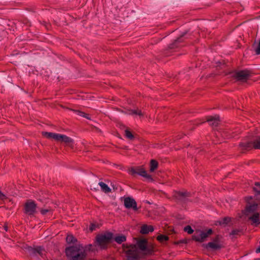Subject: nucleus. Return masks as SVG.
<instances>
[{
	"mask_svg": "<svg viewBox=\"0 0 260 260\" xmlns=\"http://www.w3.org/2000/svg\"><path fill=\"white\" fill-rule=\"evenodd\" d=\"M41 211H45V212H47V211H49V210L48 209H44V210H42Z\"/></svg>",
	"mask_w": 260,
	"mask_h": 260,
	"instance_id": "obj_37",
	"label": "nucleus"
},
{
	"mask_svg": "<svg viewBox=\"0 0 260 260\" xmlns=\"http://www.w3.org/2000/svg\"><path fill=\"white\" fill-rule=\"evenodd\" d=\"M231 220V218L228 217H224L222 219V221L220 223L222 224H227L229 223Z\"/></svg>",
	"mask_w": 260,
	"mask_h": 260,
	"instance_id": "obj_31",
	"label": "nucleus"
},
{
	"mask_svg": "<svg viewBox=\"0 0 260 260\" xmlns=\"http://www.w3.org/2000/svg\"><path fill=\"white\" fill-rule=\"evenodd\" d=\"M173 200L177 203L181 204L184 209L188 203L192 201L191 193L186 191H175L173 196Z\"/></svg>",
	"mask_w": 260,
	"mask_h": 260,
	"instance_id": "obj_3",
	"label": "nucleus"
},
{
	"mask_svg": "<svg viewBox=\"0 0 260 260\" xmlns=\"http://www.w3.org/2000/svg\"><path fill=\"white\" fill-rule=\"evenodd\" d=\"M96 226L94 224H91V225L89 227V230L91 232L93 231L95 229Z\"/></svg>",
	"mask_w": 260,
	"mask_h": 260,
	"instance_id": "obj_33",
	"label": "nucleus"
},
{
	"mask_svg": "<svg viewBox=\"0 0 260 260\" xmlns=\"http://www.w3.org/2000/svg\"><path fill=\"white\" fill-rule=\"evenodd\" d=\"M125 135L126 137L130 140H133L134 138V136L127 129H125Z\"/></svg>",
	"mask_w": 260,
	"mask_h": 260,
	"instance_id": "obj_28",
	"label": "nucleus"
},
{
	"mask_svg": "<svg viewBox=\"0 0 260 260\" xmlns=\"http://www.w3.org/2000/svg\"><path fill=\"white\" fill-rule=\"evenodd\" d=\"M65 252L70 260H85L87 255V250L80 245L67 247Z\"/></svg>",
	"mask_w": 260,
	"mask_h": 260,
	"instance_id": "obj_2",
	"label": "nucleus"
},
{
	"mask_svg": "<svg viewBox=\"0 0 260 260\" xmlns=\"http://www.w3.org/2000/svg\"><path fill=\"white\" fill-rule=\"evenodd\" d=\"M255 185L256 187L253 188L254 190L256 192L257 194H260V183L255 182Z\"/></svg>",
	"mask_w": 260,
	"mask_h": 260,
	"instance_id": "obj_30",
	"label": "nucleus"
},
{
	"mask_svg": "<svg viewBox=\"0 0 260 260\" xmlns=\"http://www.w3.org/2000/svg\"><path fill=\"white\" fill-rule=\"evenodd\" d=\"M43 135L50 139H53L59 142H63L70 144L72 142V139L66 135L50 132H44Z\"/></svg>",
	"mask_w": 260,
	"mask_h": 260,
	"instance_id": "obj_6",
	"label": "nucleus"
},
{
	"mask_svg": "<svg viewBox=\"0 0 260 260\" xmlns=\"http://www.w3.org/2000/svg\"><path fill=\"white\" fill-rule=\"evenodd\" d=\"M25 211H35L38 208L35 203L32 200H28L25 204Z\"/></svg>",
	"mask_w": 260,
	"mask_h": 260,
	"instance_id": "obj_13",
	"label": "nucleus"
},
{
	"mask_svg": "<svg viewBox=\"0 0 260 260\" xmlns=\"http://www.w3.org/2000/svg\"><path fill=\"white\" fill-rule=\"evenodd\" d=\"M99 185L100 186L102 190L105 193L111 192V189L106 183L103 182H100Z\"/></svg>",
	"mask_w": 260,
	"mask_h": 260,
	"instance_id": "obj_19",
	"label": "nucleus"
},
{
	"mask_svg": "<svg viewBox=\"0 0 260 260\" xmlns=\"http://www.w3.org/2000/svg\"><path fill=\"white\" fill-rule=\"evenodd\" d=\"M128 172L132 175L135 176L136 174H138L145 177L150 181H152L151 176L148 174L146 171L142 167H139L136 168H131L128 170Z\"/></svg>",
	"mask_w": 260,
	"mask_h": 260,
	"instance_id": "obj_7",
	"label": "nucleus"
},
{
	"mask_svg": "<svg viewBox=\"0 0 260 260\" xmlns=\"http://www.w3.org/2000/svg\"><path fill=\"white\" fill-rule=\"evenodd\" d=\"M66 241L68 243H75L77 239L72 235H68L66 238Z\"/></svg>",
	"mask_w": 260,
	"mask_h": 260,
	"instance_id": "obj_26",
	"label": "nucleus"
},
{
	"mask_svg": "<svg viewBox=\"0 0 260 260\" xmlns=\"http://www.w3.org/2000/svg\"><path fill=\"white\" fill-rule=\"evenodd\" d=\"M169 237L164 235H159L156 237V239L160 243H162L164 241H167L169 240Z\"/></svg>",
	"mask_w": 260,
	"mask_h": 260,
	"instance_id": "obj_24",
	"label": "nucleus"
},
{
	"mask_svg": "<svg viewBox=\"0 0 260 260\" xmlns=\"http://www.w3.org/2000/svg\"><path fill=\"white\" fill-rule=\"evenodd\" d=\"M4 207H1L0 208H4Z\"/></svg>",
	"mask_w": 260,
	"mask_h": 260,
	"instance_id": "obj_39",
	"label": "nucleus"
},
{
	"mask_svg": "<svg viewBox=\"0 0 260 260\" xmlns=\"http://www.w3.org/2000/svg\"><path fill=\"white\" fill-rule=\"evenodd\" d=\"M242 232V230L239 229H233L230 233V236H233V237L236 238V236L239 235Z\"/></svg>",
	"mask_w": 260,
	"mask_h": 260,
	"instance_id": "obj_25",
	"label": "nucleus"
},
{
	"mask_svg": "<svg viewBox=\"0 0 260 260\" xmlns=\"http://www.w3.org/2000/svg\"><path fill=\"white\" fill-rule=\"evenodd\" d=\"M153 230L154 229L152 225L144 224L141 227L140 233L142 234H147L150 232H153Z\"/></svg>",
	"mask_w": 260,
	"mask_h": 260,
	"instance_id": "obj_16",
	"label": "nucleus"
},
{
	"mask_svg": "<svg viewBox=\"0 0 260 260\" xmlns=\"http://www.w3.org/2000/svg\"><path fill=\"white\" fill-rule=\"evenodd\" d=\"M186 32L183 33L179 38L174 41V42L170 45L169 48L170 49H174L175 48L179 47L178 44L182 42V38L185 36Z\"/></svg>",
	"mask_w": 260,
	"mask_h": 260,
	"instance_id": "obj_15",
	"label": "nucleus"
},
{
	"mask_svg": "<svg viewBox=\"0 0 260 260\" xmlns=\"http://www.w3.org/2000/svg\"><path fill=\"white\" fill-rule=\"evenodd\" d=\"M259 243H260V241H259ZM255 252L256 253H259L260 252V246L258 247L256 249V251Z\"/></svg>",
	"mask_w": 260,
	"mask_h": 260,
	"instance_id": "obj_35",
	"label": "nucleus"
},
{
	"mask_svg": "<svg viewBox=\"0 0 260 260\" xmlns=\"http://www.w3.org/2000/svg\"><path fill=\"white\" fill-rule=\"evenodd\" d=\"M212 232L211 229L208 230L207 232H201L199 237L193 235L192 236V239L198 242H202L204 241L205 239L208 237L209 235H211Z\"/></svg>",
	"mask_w": 260,
	"mask_h": 260,
	"instance_id": "obj_11",
	"label": "nucleus"
},
{
	"mask_svg": "<svg viewBox=\"0 0 260 260\" xmlns=\"http://www.w3.org/2000/svg\"><path fill=\"white\" fill-rule=\"evenodd\" d=\"M4 229H5L6 231H8V226H7V225L6 224H5V225H4Z\"/></svg>",
	"mask_w": 260,
	"mask_h": 260,
	"instance_id": "obj_36",
	"label": "nucleus"
},
{
	"mask_svg": "<svg viewBox=\"0 0 260 260\" xmlns=\"http://www.w3.org/2000/svg\"><path fill=\"white\" fill-rule=\"evenodd\" d=\"M234 76L239 81L245 82L251 76V73L247 70L237 71L234 74Z\"/></svg>",
	"mask_w": 260,
	"mask_h": 260,
	"instance_id": "obj_8",
	"label": "nucleus"
},
{
	"mask_svg": "<svg viewBox=\"0 0 260 260\" xmlns=\"http://www.w3.org/2000/svg\"><path fill=\"white\" fill-rule=\"evenodd\" d=\"M10 201L11 200L6 194L0 191V203L5 204Z\"/></svg>",
	"mask_w": 260,
	"mask_h": 260,
	"instance_id": "obj_20",
	"label": "nucleus"
},
{
	"mask_svg": "<svg viewBox=\"0 0 260 260\" xmlns=\"http://www.w3.org/2000/svg\"><path fill=\"white\" fill-rule=\"evenodd\" d=\"M28 250L32 254H35L37 253L41 256H43V252H44V250L41 247H38L36 248L29 247Z\"/></svg>",
	"mask_w": 260,
	"mask_h": 260,
	"instance_id": "obj_18",
	"label": "nucleus"
},
{
	"mask_svg": "<svg viewBox=\"0 0 260 260\" xmlns=\"http://www.w3.org/2000/svg\"><path fill=\"white\" fill-rule=\"evenodd\" d=\"M112 236L113 234L109 232L98 235L96 237V243L101 249H105L110 242Z\"/></svg>",
	"mask_w": 260,
	"mask_h": 260,
	"instance_id": "obj_4",
	"label": "nucleus"
},
{
	"mask_svg": "<svg viewBox=\"0 0 260 260\" xmlns=\"http://www.w3.org/2000/svg\"><path fill=\"white\" fill-rule=\"evenodd\" d=\"M184 231L187 232L188 234H191L193 232V230L192 229L190 225H187L184 227Z\"/></svg>",
	"mask_w": 260,
	"mask_h": 260,
	"instance_id": "obj_29",
	"label": "nucleus"
},
{
	"mask_svg": "<svg viewBox=\"0 0 260 260\" xmlns=\"http://www.w3.org/2000/svg\"><path fill=\"white\" fill-rule=\"evenodd\" d=\"M124 127H125L124 125H122L121 128H122V127L124 128Z\"/></svg>",
	"mask_w": 260,
	"mask_h": 260,
	"instance_id": "obj_38",
	"label": "nucleus"
},
{
	"mask_svg": "<svg viewBox=\"0 0 260 260\" xmlns=\"http://www.w3.org/2000/svg\"><path fill=\"white\" fill-rule=\"evenodd\" d=\"M249 220L252 221V224H259V214L258 212H248L246 214Z\"/></svg>",
	"mask_w": 260,
	"mask_h": 260,
	"instance_id": "obj_12",
	"label": "nucleus"
},
{
	"mask_svg": "<svg viewBox=\"0 0 260 260\" xmlns=\"http://www.w3.org/2000/svg\"><path fill=\"white\" fill-rule=\"evenodd\" d=\"M246 202L245 211H255L260 209V204L258 201L253 200L251 197H247L246 199Z\"/></svg>",
	"mask_w": 260,
	"mask_h": 260,
	"instance_id": "obj_9",
	"label": "nucleus"
},
{
	"mask_svg": "<svg viewBox=\"0 0 260 260\" xmlns=\"http://www.w3.org/2000/svg\"><path fill=\"white\" fill-rule=\"evenodd\" d=\"M205 247L207 248L209 247L213 250H217L220 249L222 246L220 243L211 242L208 243L207 244H206Z\"/></svg>",
	"mask_w": 260,
	"mask_h": 260,
	"instance_id": "obj_17",
	"label": "nucleus"
},
{
	"mask_svg": "<svg viewBox=\"0 0 260 260\" xmlns=\"http://www.w3.org/2000/svg\"><path fill=\"white\" fill-rule=\"evenodd\" d=\"M124 205L125 207L128 209H132L134 210H137L139 209L137 207V205L136 201L132 197H126L124 199Z\"/></svg>",
	"mask_w": 260,
	"mask_h": 260,
	"instance_id": "obj_10",
	"label": "nucleus"
},
{
	"mask_svg": "<svg viewBox=\"0 0 260 260\" xmlns=\"http://www.w3.org/2000/svg\"><path fill=\"white\" fill-rule=\"evenodd\" d=\"M220 238L219 236H217L214 240L213 242H216L217 243H220Z\"/></svg>",
	"mask_w": 260,
	"mask_h": 260,
	"instance_id": "obj_32",
	"label": "nucleus"
},
{
	"mask_svg": "<svg viewBox=\"0 0 260 260\" xmlns=\"http://www.w3.org/2000/svg\"><path fill=\"white\" fill-rule=\"evenodd\" d=\"M128 114L130 115H139L140 117L143 116V113L139 109L131 110Z\"/></svg>",
	"mask_w": 260,
	"mask_h": 260,
	"instance_id": "obj_22",
	"label": "nucleus"
},
{
	"mask_svg": "<svg viewBox=\"0 0 260 260\" xmlns=\"http://www.w3.org/2000/svg\"><path fill=\"white\" fill-rule=\"evenodd\" d=\"M242 150H249L254 148L260 149V136L254 137L250 141L240 144Z\"/></svg>",
	"mask_w": 260,
	"mask_h": 260,
	"instance_id": "obj_5",
	"label": "nucleus"
},
{
	"mask_svg": "<svg viewBox=\"0 0 260 260\" xmlns=\"http://www.w3.org/2000/svg\"><path fill=\"white\" fill-rule=\"evenodd\" d=\"M134 244H123L122 249L126 254L125 260H141L140 254L152 255L154 246L148 243L146 239L142 237L134 238Z\"/></svg>",
	"mask_w": 260,
	"mask_h": 260,
	"instance_id": "obj_1",
	"label": "nucleus"
},
{
	"mask_svg": "<svg viewBox=\"0 0 260 260\" xmlns=\"http://www.w3.org/2000/svg\"><path fill=\"white\" fill-rule=\"evenodd\" d=\"M181 243H187V240L185 239V240H183L177 242H175V243L176 244H178Z\"/></svg>",
	"mask_w": 260,
	"mask_h": 260,
	"instance_id": "obj_34",
	"label": "nucleus"
},
{
	"mask_svg": "<svg viewBox=\"0 0 260 260\" xmlns=\"http://www.w3.org/2000/svg\"><path fill=\"white\" fill-rule=\"evenodd\" d=\"M220 119L219 115H216L213 116H209L207 118V121L210 125L213 127H216L219 123Z\"/></svg>",
	"mask_w": 260,
	"mask_h": 260,
	"instance_id": "obj_14",
	"label": "nucleus"
},
{
	"mask_svg": "<svg viewBox=\"0 0 260 260\" xmlns=\"http://www.w3.org/2000/svg\"><path fill=\"white\" fill-rule=\"evenodd\" d=\"M150 171L151 172H154L158 167V162L154 159H151L150 164Z\"/></svg>",
	"mask_w": 260,
	"mask_h": 260,
	"instance_id": "obj_21",
	"label": "nucleus"
},
{
	"mask_svg": "<svg viewBox=\"0 0 260 260\" xmlns=\"http://www.w3.org/2000/svg\"><path fill=\"white\" fill-rule=\"evenodd\" d=\"M115 241L117 243L120 244L126 241V237L124 235L117 236L115 238Z\"/></svg>",
	"mask_w": 260,
	"mask_h": 260,
	"instance_id": "obj_23",
	"label": "nucleus"
},
{
	"mask_svg": "<svg viewBox=\"0 0 260 260\" xmlns=\"http://www.w3.org/2000/svg\"><path fill=\"white\" fill-rule=\"evenodd\" d=\"M77 115H79L80 116L83 117L87 119H90V117L89 115L81 111L77 110L75 111Z\"/></svg>",
	"mask_w": 260,
	"mask_h": 260,
	"instance_id": "obj_27",
	"label": "nucleus"
}]
</instances>
